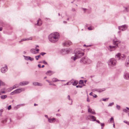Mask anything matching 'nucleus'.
Listing matches in <instances>:
<instances>
[{"mask_svg": "<svg viewBox=\"0 0 129 129\" xmlns=\"http://www.w3.org/2000/svg\"><path fill=\"white\" fill-rule=\"evenodd\" d=\"M94 95H95L94 96H93V97L94 98H96L97 96V95L96 94H94Z\"/></svg>", "mask_w": 129, "mask_h": 129, "instance_id": "3c124183", "label": "nucleus"}, {"mask_svg": "<svg viewBox=\"0 0 129 129\" xmlns=\"http://www.w3.org/2000/svg\"><path fill=\"white\" fill-rule=\"evenodd\" d=\"M126 108L128 110H129V108L127 107H126Z\"/></svg>", "mask_w": 129, "mask_h": 129, "instance_id": "680f3d73", "label": "nucleus"}, {"mask_svg": "<svg viewBox=\"0 0 129 129\" xmlns=\"http://www.w3.org/2000/svg\"><path fill=\"white\" fill-rule=\"evenodd\" d=\"M44 67V65H43V66H42V67L43 68Z\"/></svg>", "mask_w": 129, "mask_h": 129, "instance_id": "e2e57ef3", "label": "nucleus"}, {"mask_svg": "<svg viewBox=\"0 0 129 129\" xmlns=\"http://www.w3.org/2000/svg\"><path fill=\"white\" fill-rule=\"evenodd\" d=\"M96 122H97L99 123H101L100 122V121L98 120H96L95 121Z\"/></svg>", "mask_w": 129, "mask_h": 129, "instance_id": "a18cd8bd", "label": "nucleus"}, {"mask_svg": "<svg viewBox=\"0 0 129 129\" xmlns=\"http://www.w3.org/2000/svg\"><path fill=\"white\" fill-rule=\"evenodd\" d=\"M116 61L115 59L112 58L109 61L108 63L109 66H112L116 64Z\"/></svg>", "mask_w": 129, "mask_h": 129, "instance_id": "20e7f679", "label": "nucleus"}, {"mask_svg": "<svg viewBox=\"0 0 129 129\" xmlns=\"http://www.w3.org/2000/svg\"><path fill=\"white\" fill-rule=\"evenodd\" d=\"M72 44V43L70 41L66 42L63 44V45L65 46L70 45Z\"/></svg>", "mask_w": 129, "mask_h": 129, "instance_id": "2eb2a0df", "label": "nucleus"}, {"mask_svg": "<svg viewBox=\"0 0 129 129\" xmlns=\"http://www.w3.org/2000/svg\"><path fill=\"white\" fill-rule=\"evenodd\" d=\"M94 90L98 92H100L105 91V89L103 88L102 89H96Z\"/></svg>", "mask_w": 129, "mask_h": 129, "instance_id": "dca6fc26", "label": "nucleus"}, {"mask_svg": "<svg viewBox=\"0 0 129 129\" xmlns=\"http://www.w3.org/2000/svg\"><path fill=\"white\" fill-rule=\"evenodd\" d=\"M120 42L119 41L116 40L114 41H113V44L114 45L116 46H117L119 43H120Z\"/></svg>", "mask_w": 129, "mask_h": 129, "instance_id": "4be33fe9", "label": "nucleus"}, {"mask_svg": "<svg viewBox=\"0 0 129 129\" xmlns=\"http://www.w3.org/2000/svg\"><path fill=\"white\" fill-rule=\"evenodd\" d=\"M8 70L7 66L5 65V66L2 68L1 69V71L2 73H5Z\"/></svg>", "mask_w": 129, "mask_h": 129, "instance_id": "9d476101", "label": "nucleus"}, {"mask_svg": "<svg viewBox=\"0 0 129 129\" xmlns=\"http://www.w3.org/2000/svg\"><path fill=\"white\" fill-rule=\"evenodd\" d=\"M3 109H1L0 110V112H2L3 111Z\"/></svg>", "mask_w": 129, "mask_h": 129, "instance_id": "5fc2aeb1", "label": "nucleus"}, {"mask_svg": "<svg viewBox=\"0 0 129 129\" xmlns=\"http://www.w3.org/2000/svg\"><path fill=\"white\" fill-rule=\"evenodd\" d=\"M116 108L118 110H119L120 109V106L118 105H116Z\"/></svg>", "mask_w": 129, "mask_h": 129, "instance_id": "72a5a7b5", "label": "nucleus"}, {"mask_svg": "<svg viewBox=\"0 0 129 129\" xmlns=\"http://www.w3.org/2000/svg\"><path fill=\"white\" fill-rule=\"evenodd\" d=\"M101 126L102 127V128H103V127L104 126V123H101Z\"/></svg>", "mask_w": 129, "mask_h": 129, "instance_id": "c9c22d12", "label": "nucleus"}, {"mask_svg": "<svg viewBox=\"0 0 129 129\" xmlns=\"http://www.w3.org/2000/svg\"><path fill=\"white\" fill-rule=\"evenodd\" d=\"M81 62H82L84 63H87L89 64L91 62V61L87 58L85 57L82 58L81 60Z\"/></svg>", "mask_w": 129, "mask_h": 129, "instance_id": "39448f33", "label": "nucleus"}, {"mask_svg": "<svg viewBox=\"0 0 129 129\" xmlns=\"http://www.w3.org/2000/svg\"><path fill=\"white\" fill-rule=\"evenodd\" d=\"M125 77L127 79H129V73H126L125 75Z\"/></svg>", "mask_w": 129, "mask_h": 129, "instance_id": "bb28decb", "label": "nucleus"}, {"mask_svg": "<svg viewBox=\"0 0 129 129\" xmlns=\"http://www.w3.org/2000/svg\"><path fill=\"white\" fill-rule=\"evenodd\" d=\"M59 38V35L57 33H54L50 34L49 36V40L51 42L54 43L57 41Z\"/></svg>", "mask_w": 129, "mask_h": 129, "instance_id": "f257e3e1", "label": "nucleus"}, {"mask_svg": "<svg viewBox=\"0 0 129 129\" xmlns=\"http://www.w3.org/2000/svg\"><path fill=\"white\" fill-rule=\"evenodd\" d=\"M71 81H70L68 82L67 83L66 85H70L72 83L73 85L75 86L78 83V81H74L73 82H71Z\"/></svg>", "mask_w": 129, "mask_h": 129, "instance_id": "6e6552de", "label": "nucleus"}, {"mask_svg": "<svg viewBox=\"0 0 129 129\" xmlns=\"http://www.w3.org/2000/svg\"><path fill=\"white\" fill-rule=\"evenodd\" d=\"M127 124L128 125H129V122H128V123H127Z\"/></svg>", "mask_w": 129, "mask_h": 129, "instance_id": "69168bd1", "label": "nucleus"}, {"mask_svg": "<svg viewBox=\"0 0 129 129\" xmlns=\"http://www.w3.org/2000/svg\"><path fill=\"white\" fill-rule=\"evenodd\" d=\"M33 84L35 86H41L42 85V84L40 83L37 82H34L33 83Z\"/></svg>", "mask_w": 129, "mask_h": 129, "instance_id": "f3484780", "label": "nucleus"}, {"mask_svg": "<svg viewBox=\"0 0 129 129\" xmlns=\"http://www.w3.org/2000/svg\"><path fill=\"white\" fill-rule=\"evenodd\" d=\"M84 83H86V82L87 81H79V84L80 85H78L76 87L77 88H81L83 86H84L85 84H84Z\"/></svg>", "mask_w": 129, "mask_h": 129, "instance_id": "0eeeda50", "label": "nucleus"}, {"mask_svg": "<svg viewBox=\"0 0 129 129\" xmlns=\"http://www.w3.org/2000/svg\"><path fill=\"white\" fill-rule=\"evenodd\" d=\"M19 86V85H18L16 84L15 85H14L13 86V89H14L18 87Z\"/></svg>", "mask_w": 129, "mask_h": 129, "instance_id": "c85d7f7f", "label": "nucleus"}, {"mask_svg": "<svg viewBox=\"0 0 129 129\" xmlns=\"http://www.w3.org/2000/svg\"><path fill=\"white\" fill-rule=\"evenodd\" d=\"M87 101L88 102H89L90 101V100L88 98H87Z\"/></svg>", "mask_w": 129, "mask_h": 129, "instance_id": "49530a36", "label": "nucleus"}, {"mask_svg": "<svg viewBox=\"0 0 129 129\" xmlns=\"http://www.w3.org/2000/svg\"><path fill=\"white\" fill-rule=\"evenodd\" d=\"M38 105L37 104H34V106H37Z\"/></svg>", "mask_w": 129, "mask_h": 129, "instance_id": "052dcab7", "label": "nucleus"}, {"mask_svg": "<svg viewBox=\"0 0 129 129\" xmlns=\"http://www.w3.org/2000/svg\"><path fill=\"white\" fill-rule=\"evenodd\" d=\"M89 118H90L91 120L93 121H96V118L94 116H89Z\"/></svg>", "mask_w": 129, "mask_h": 129, "instance_id": "a211bd4d", "label": "nucleus"}, {"mask_svg": "<svg viewBox=\"0 0 129 129\" xmlns=\"http://www.w3.org/2000/svg\"><path fill=\"white\" fill-rule=\"evenodd\" d=\"M43 62L44 63V64H47V62L44 61H43Z\"/></svg>", "mask_w": 129, "mask_h": 129, "instance_id": "de8ad7c7", "label": "nucleus"}, {"mask_svg": "<svg viewBox=\"0 0 129 129\" xmlns=\"http://www.w3.org/2000/svg\"><path fill=\"white\" fill-rule=\"evenodd\" d=\"M39 51V49H37V50H36L35 49H32L31 50V52L34 54H36L38 53V52Z\"/></svg>", "mask_w": 129, "mask_h": 129, "instance_id": "9b49d317", "label": "nucleus"}, {"mask_svg": "<svg viewBox=\"0 0 129 129\" xmlns=\"http://www.w3.org/2000/svg\"><path fill=\"white\" fill-rule=\"evenodd\" d=\"M56 115L57 116V115H58V114H56Z\"/></svg>", "mask_w": 129, "mask_h": 129, "instance_id": "338daca9", "label": "nucleus"}, {"mask_svg": "<svg viewBox=\"0 0 129 129\" xmlns=\"http://www.w3.org/2000/svg\"><path fill=\"white\" fill-rule=\"evenodd\" d=\"M114 104V103L113 102H112V103H110L108 105V106H111L113 105Z\"/></svg>", "mask_w": 129, "mask_h": 129, "instance_id": "7c9ffc66", "label": "nucleus"}, {"mask_svg": "<svg viewBox=\"0 0 129 129\" xmlns=\"http://www.w3.org/2000/svg\"><path fill=\"white\" fill-rule=\"evenodd\" d=\"M27 58H28V60H30L32 61V60H34V59L33 58H32L30 57H27Z\"/></svg>", "mask_w": 129, "mask_h": 129, "instance_id": "2f4dec72", "label": "nucleus"}, {"mask_svg": "<svg viewBox=\"0 0 129 129\" xmlns=\"http://www.w3.org/2000/svg\"><path fill=\"white\" fill-rule=\"evenodd\" d=\"M53 80H55L54 81H57V79L56 78L53 79Z\"/></svg>", "mask_w": 129, "mask_h": 129, "instance_id": "864d4df0", "label": "nucleus"}, {"mask_svg": "<svg viewBox=\"0 0 129 129\" xmlns=\"http://www.w3.org/2000/svg\"><path fill=\"white\" fill-rule=\"evenodd\" d=\"M88 29L89 30H92L94 29V28L93 27L90 26L88 27Z\"/></svg>", "mask_w": 129, "mask_h": 129, "instance_id": "c756f323", "label": "nucleus"}, {"mask_svg": "<svg viewBox=\"0 0 129 129\" xmlns=\"http://www.w3.org/2000/svg\"><path fill=\"white\" fill-rule=\"evenodd\" d=\"M116 47H117L116 46H109L108 49L110 50V51H111L115 50Z\"/></svg>", "mask_w": 129, "mask_h": 129, "instance_id": "4468645a", "label": "nucleus"}, {"mask_svg": "<svg viewBox=\"0 0 129 129\" xmlns=\"http://www.w3.org/2000/svg\"><path fill=\"white\" fill-rule=\"evenodd\" d=\"M124 122L127 124L128 123V122L127 121H124Z\"/></svg>", "mask_w": 129, "mask_h": 129, "instance_id": "13d9d810", "label": "nucleus"}, {"mask_svg": "<svg viewBox=\"0 0 129 129\" xmlns=\"http://www.w3.org/2000/svg\"><path fill=\"white\" fill-rule=\"evenodd\" d=\"M46 54V53H44V52H42L40 53V54L42 56L44 55V54Z\"/></svg>", "mask_w": 129, "mask_h": 129, "instance_id": "58836bf2", "label": "nucleus"}, {"mask_svg": "<svg viewBox=\"0 0 129 129\" xmlns=\"http://www.w3.org/2000/svg\"><path fill=\"white\" fill-rule=\"evenodd\" d=\"M53 72H52V71H48L46 73V74L47 75H50V76L53 74Z\"/></svg>", "mask_w": 129, "mask_h": 129, "instance_id": "412c9836", "label": "nucleus"}, {"mask_svg": "<svg viewBox=\"0 0 129 129\" xmlns=\"http://www.w3.org/2000/svg\"><path fill=\"white\" fill-rule=\"evenodd\" d=\"M116 58L118 60L121 59H124L125 58V56L123 54H121L120 53H118L116 55Z\"/></svg>", "mask_w": 129, "mask_h": 129, "instance_id": "423d86ee", "label": "nucleus"}, {"mask_svg": "<svg viewBox=\"0 0 129 129\" xmlns=\"http://www.w3.org/2000/svg\"><path fill=\"white\" fill-rule=\"evenodd\" d=\"M110 121L112 122H114V119L113 117H111L110 119Z\"/></svg>", "mask_w": 129, "mask_h": 129, "instance_id": "f704fd0d", "label": "nucleus"}, {"mask_svg": "<svg viewBox=\"0 0 129 129\" xmlns=\"http://www.w3.org/2000/svg\"><path fill=\"white\" fill-rule=\"evenodd\" d=\"M88 112L92 114H95V112L94 110H92L89 108V107L88 106Z\"/></svg>", "mask_w": 129, "mask_h": 129, "instance_id": "f8f14e48", "label": "nucleus"}, {"mask_svg": "<svg viewBox=\"0 0 129 129\" xmlns=\"http://www.w3.org/2000/svg\"><path fill=\"white\" fill-rule=\"evenodd\" d=\"M29 83L28 81H22L20 83V85L21 86L25 85H27Z\"/></svg>", "mask_w": 129, "mask_h": 129, "instance_id": "ddd939ff", "label": "nucleus"}, {"mask_svg": "<svg viewBox=\"0 0 129 129\" xmlns=\"http://www.w3.org/2000/svg\"><path fill=\"white\" fill-rule=\"evenodd\" d=\"M11 108V105H9L8 107V110H10Z\"/></svg>", "mask_w": 129, "mask_h": 129, "instance_id": "ea45409f", "label": "nucleus"}, {"mask_svg": "<svg viewBox=\"0 0 129 129\" xmlns=\"http://www.w3.org/2000/svg\"><path fill=\"white\" fill-rule=\"evenodd\" d=\"M67 98H68V99L69 100H71L72 101V100H71L70 99V96L69 95H68V96H67Z\"/></svg>", "mask_w": 129, "mask_h": 129, "instance_id": "a19ab883", "label": "nucleus"}, {"mask_svg": "<svg viewBox=\"0 0 129 129\" xmlns=\"http://www.w3.org/2000/svg\"><path fill=\"white\" fill-rule=\"evenodd\" d=\"M32 40V38L31 37L30 38H28L26 39H23L21 40V41H19V42H21L25 41H27L30 40Z\"/></svg>", "mask_w": 129, "mask_h": 129, "instance_id": "6ab92c4d", "label": "nucleus"}, {"mask_svg": "<svg viewBox=\"0 0 129 129\" xmlns=\"http://www.w3.org/2000/svg\"><path fill=\"white\" fill-rule=\"evenodd\" d=\"M64 50L66 52V53H69L70 51L69 50H66V49Z\"/></svg>", "mask_w": 129, "mask_h": 129, "instance_id": "e433bc0d", "label": "nucleus"}, {"mask_svg": "<svg viewBox=\"0 0 129 129\" xmlns=\"http://www.w3.org/2000/svg\"><path fill=\"white\" fill-rule=\"evenodd\" d=\"M92 93H93L92 92H91L89 93V94L90 95H92Z\"/></svg>", "mask_w": 129, "mask_h": 129, "instance_id": "09e8293b", "label": "nucleus"}, {"mask_svg": "<svg viewBox=\"0 0 129 129\" xmlns=\"http://www.w3.org/2000/svg\"><path fill=\"white\" fill-rule=\"evenodd\" d=\"M45 117H46L47 118H48V119H49V118H48V116L47 115H45Z\"/></svg>", "mask_w": 129, "mask_h": 129, "instance_id": "603ef678", "label": "nucleus"}, {"mask_svg": "<svg viewBox=\"0 0 129 129\" xmlns=\"http://www.w3.org/2000/svg\"><path fill=\"white\" fill-rule=\"evenodd\" d=\"M41 65L40 64H39L38 65V67L39 68H40L41 67Z\"/></svg>", "mask_w": 129, "mask_h": 129, "instance_id": "8fccbe9b", "label": "nucleus"}, {"mask_svg": "<svg viewBox=\"0 0 129 129\" xmlns=\"http://www.w3.org/2000/svg\"><path fill=\"white\" fill-rule=\"evenodd\" d=\"M42 22L41 19H39L38 21V22L37 24V25H38L40 26L42 24Z\"/></svg>", "mask_w": 129, "mask_h": 129, "instance_id": "aec40b11", "label": "nucleus"}, {"mask_svg": "<svg viewBox=\"0 0 129 129\" xmlns=\"http://www.w3.org/2000/svg\"><path fill=\"white\" fill-rule=\"evenodd\" d=\"M35 58H36V59L37 60H38V59L39 58L37 57V56H35Z\"/></svg>", "mask_w": 129, "mask_h": 129, "instance_id": "79ce46f5", "label": "nucleus"}, {"mask_svg": "<svg viewBox=\"0 0 129 129\" xmlns=\"http://www.w3.org/2000/svg\"><path fill=\"white\" fill-rule=\"evenodd\" d=\"M56 81H48L49 83V85H53L54 86H55V85L52 82H55Z\"/></svg>", "mask_w": 129, "mask_h": 129, "instance_id": "a878e982", "label": "nucleus"}, {"mask_svg": "<svg viewBox=\"0 0 129 129\" xmlns=\"http://www.w3.org/2000/svg\"><path fill=\"white\" fill-rule=\"evenodd\" d=\"M39 47V46L38 45H37L36 46V47Z\"/></svg>", "mask_w": 129, "mask_h": 129, "instance_id": "0e129e2a", "label": "nucleus"}, {"mask_svg": "<svg viewBox=\"0 0 129 129\" xmlns=\"http://www.w3.org/2000/svg\"><path fill=\"white\" fill-rule=\"evenodd\" d=\"M37 56L39 58H40L41 57V56L40 55H39L38 56Z\"/></svg>", "mask_w": 129, "mask_h": 129, "instance_id": "4d7b16f0", "label": "nucleus"}, {"mask_svg": "<svg viewBox=\"0 0 129 129\" xmlns=\"http://www.w3.org/2000/svg\"><path fill=\"white\" fill-rule=\"evenodd\" d=\"M127 28V26L126 25H124L118 27L119 29L123 31L126 29Z\"/></svg>", "mask_w": 129, "mask_h": 129, "instance_id": "1a4fd4ad", "label": "nucleus"}, {"mask_svg": "<svg viewBox=\"0 0 129 129\" xmlns=\"http://www.w3.org/2000/svg\"><path fill=\"white\" fill-rule=\"evenodd\" d=\"M125 10L124 11H129V7H124Z\"/></svg>", "mask_w": 129, "mask_h": 129, "instance_id": "393cba45", "label": "nucleus"}, {"mask_svg": "<svg viewBox=\"0 0 129 129\" xmlns=\"http://www.w3.org/2000/svg\"><path fill=\"white\" fill-rule=\"evenodd\" d=\"M114 123V124H113V127H115V124H114V122H113Z\"/></svg>", "mask_w": 129, "mask_h": 129, "instance_id": "bf43d9fd", "label": "nucleus"}, {"mask_svg": "<svg viewBox=\"0 0 129 129\" xmlns=\"http://www.w3.org/2000/svg\"><path fill=\"white\" fill-rule=\"evenodd\" d=\"M2 30V27H0V31H1Z\"/></svg>", "mask_w": 129, "mask_h": 129, "instance_id": "6e6d98bb", "label": "nucleus"}, {"mask_svg": "<svg viewBox=\"0 0 129 129\" xmlns=\"http://www.w3.org/2000/svg\"><path fill=\"white\" fill-rule=\"evenodd\" d=\"M1 93L2 94H4L5 93V92L4 91H3L1 92Z\"/></svg>", "mask_w": 129, "mask_h": 129, "instance_id": "c03bdc74", "label": "nucleus"}, {"mask_svg": "<svg viewBox=\"0 0 129 129\" xmlns=\"http://www.w3.org/2000/svg\"><path fill=\"white\" fill-rule=\"evenodd\" d=\"M7 97V96L6 95H1V98L2 99H4Z\"/></svg>", "mask_w": 129, "mask_h": 129, "instance_id": "b1692460", "label": "nucleus"}, {"mask_svg": "<svg viewBox=\"0 0 129 129\" xmlns=\"http://www.w3.org/2000/svg\"><path fill=\"white\" fill-rule=\"evenodd\" d=\"M48 121L50 123L52 122H54L55 121V119L54 118L48 119Z\"/></svg>", "mask_w": 129, "mask_h": 129, "instance_id": "5701e85b", "label": "nucleus"}, {"mask_svg": "<svg viewBox=\"0 0 129 129\" xmlns=\"http://www.w3.org/2000/svg\"><path fill=\"white\" fill-rule=\"evenodd\" d=\"M123 111L126 113H127L128 112V111L125 109H123Z\"/></svg>", "mask_w": 129, "mask_h": 129, "instance_id": "473e14b6", "label": "nucleus"}, {"mask_svg": "<svg viewBox=\"0 0 129 129\" xmlns=\"http://www.w3.org/2000/svg\"><path fill=\"white\" fill-rule=\"evenodd\" d=\"M25 90V89L24 88H21L19 89H17L11 92L10 94L11 95H13L15 94L18 93L22 91H24Z\"/></svg>", "mask_w": 129, "mask_h": 129, "instance_id": "7ed1b4c3", "label": "nucleus"}, {"mask_svg": "<svg viewBox=\"0 0 129 129\" xmlns=\"http://www.w3.org/2000/svg\"><path fill=\"white\" fill-rule=\"evenodd\" d=\"M6 119H5L4 120H3L2 121V122L3 123H4L5 122H6Z\"/></svg>", "mask_w": 129, "mask_h": 129, "instance_id": "37998d69", "label": "nucleus"}, {"mask_svg": "<svg viewBox=\"0 0 129 129\" xmlns=\"http://www.w3.org/2000/svg\"><path fill=\"white\" fill-rule=\"evenodd\" d=\"M109 99V98H106L105 99H103L102 100L104 101H106L107 99L108 100Z\"/></svg>", "mask_w": 129, "mask_h": 129, "instance_id": "4c0bfd02", "label": "nucleus"}, {"mask_svg": "<svg viewBox=\"0 0 129 129\" xmlns=\"http://www.w3.org/2000/svg\"><path fill=\"white\" fill-rule=\"evenodd\" d=\"M13 89V87H11L10 88H8L7 90V91L8 92H9L11 91Z\"/></svg>", "mask_w": 129, "mask_h": 129, "instance_id": "cd10ccee", "label": "nucleus"}, {"mask_svg": "<svg viewBox=\"0 0 129 129\" xmlns=\"http://www.w3.org/2000/svg\"><path fill=\"white\" fill-rule=\"evenodd\" d=\"M75 56H72L71 58L75 61L76 59L79 58L82 56L84 54L81 50L79 49H76L75 51Z\"/></svg>", "mask_w": 129, "mask_h": 129, "instance_id": "f03ea898", "label": "nucleus"}, {"mask_svg": "<svg viewBox=\"0 0 129 129\" xmlns=\"http://www.w3.org/2000/svg\"><path fill=\"white\" fill-rule=\"evenodd\" d=\"M128 116H129V113H128Z\"/></svg>", "mask_w": 129, "mask_h": 129, "instance_id": "774afa93", "label": "nucleus"}]
</instances>
